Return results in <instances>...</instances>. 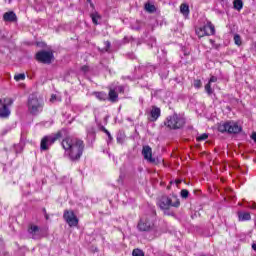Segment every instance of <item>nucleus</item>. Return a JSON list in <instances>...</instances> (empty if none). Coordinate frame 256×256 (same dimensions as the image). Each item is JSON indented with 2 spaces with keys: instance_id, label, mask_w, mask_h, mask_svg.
Returning a JSON list of instances; mask_svg holds the SVG:
<instances>
[{
  "instance_id": "nucleus-52",
  "label": "nucleus",
  "mask_w": 256,
  "mask_h": 256,
  "mask_svg": "<svg viewBox=\"0 0 256 256\" xmlns=\"http://www.w3.org/2000/svg\"><path fill=\"white\" fill-rule=\"evenodd\" d=\"M126 79H131V77L128 76V77H126Z\"/></svg>"
},
{
  "instance_id": "nucleus-26",
  "label": "nucleus",
  "mask_w": 256,
  "mask_h": 256,
  "mask_svg": "<svg viewBox=\"0 0 256 256\" xmlns=\"http://www.w3.org/2000/svg\"><path fill=\"white\" fill-rule=\"evenodd\" d=\"M207 139H209V134L207 133H203L200 136L196 137V141H207Z\"/></svg>"
},
{
  "instance_id": "nucleus-27",
  "label": "nucleus",
  "mask_w": 256,
  "mask_h": 256,
  "mask_svg": "<svg viewBox=\"0 0 256 256\" xmlns=\"http://www.w3.org/2000/svg\"><path fill=\"white\" fill-rule=\"evenodd\" d=\"M132 255L133 256H145V253L143 252V250L136 248L133 250Z\"/></svg>"
},
{
  "instance_id": "nucleus-28",
  "label": "nucleus",
  "mask_w": 256,
  "mask_h": 256,
  "mask_svg": "<svg viewBox=\"0 0 256 256\" xmlns=\"http://www.w3.org/2000/svg\"><path fill=\"white\" fill-rule=\"evenodd\" d=\"M234 42H235V45H238V47L241 46L242 41H241V36L239 34L234 35Z\"/></svg>"
},
{
  "instance_id": "nucleus-32",
  "label": "nucleus",
  "mask_w": 256,
  "mask_h": 256,
  "mask_svg": "<svg viewBox=\"0 0 256 256\" xmlns=\"http://www.w3.org/2000/svg\"><path fill=\"white\" fill-rule=\"evenodd\" d=\"M150 47H157V39H155L154 37L150 38V43H149Z\"/></svg>"
},
{
  "instance_id": "nucleus-1",
  "label": "nucleus",
  "mask_w": 256,
  "mask_h": 256,
  "mask_svg": "<svg viewBox=\"0 0 256 256\" xmlns=\"http://www.w3.org/2000/svg\"><path fill=\"white\" fill-rule=\"evenodd\" d=\"M64 149V157H68L70 161H79L85 150V143L79 138L66 137L61 143Z\"/></svg>"
},
{
  "instance_id": "nucleus-24",
  "label": "nucleus",
  "mask_w": 256,
  "mask_h": 256,
  "mask_svg": "<svg viewBox=\"0 0 256 256\" xmlns=\"http://www.w3.org/2000/svg\"><path fill=\"white\" fill-rule=\"evenodd\" d=\"M94 95L96 99H99L100 101H105V99H107V94L104 92H95Z\"/></svg>"
},
{
  "instance_id": "nucleus-19",
  "label": "nucleus",
  "mask_w": 256,
  "mask_h": 256,
  "mask_svg": "<svg viewBox=\"0 0 256 256\" xmlns=\"http://www.w3.org/2000/svg\"><path fill=\"white\" fill-rule=\"evenodd\" d=\"M143 27H145V23L137 20L135 23L131 24V29H133V31H141V29H143Z\"/></svg>"
},
{
  "instance_id": "nucleus-18",
  "label": "nucleus",
  "mask_w": 256,
  "mask_h": 256,
  "mask_svg": "<svg viewBox=\"0 0 256 256\" xmlns=\"http://www.w3.org/2000/svg\"><path fill=\"white\" fill-rule=\"evenodd\" d=\"M126 135L125 132L123 130H120L117 135H116V140L117 143H119L120 145H123V143H125V139H126Z\"/></svg>"
},
{
  "instance_id": "nucleus-11",
  "label": "nucleus",
  "mask_w": 256,
  "mask_h": 256,
  "mask_svg": "<svg viewBox=\"0 0 256 256\" xmlns=\"http://www.w3.org/2000/svg\"><path fill=\"white\" fill-rule=\"evenodd\" d=\"M37 61H40V63H51L53 60V52L42 50L36 54Z\"/></svg>"
},
{
  "instance_id": "nucleus-3",
  "label": "nucleus",
  "mask_w": 256,
  "mask_h": 256,
  "mask_svg": "<svg viewBox=\"0 0 256 256\" xmlns=\"http://www.w3.org/2000/svg\"><path fill=\"white\" fill-rule=\"evenodd\" d=\"M43 100L37 97V94H30L28 97V111L31 115H39V113H43L44 107Z\"/></svg>"
},
{
  "instance_id": "nucleus-45",
  "label": "nucleus",
  "mask_w": 256,
  "mask_h": 256,
  "mask_svg": "<svg viewBox=\"0 0 256 256\" xmlns=\"http://www.w3.org/2000/svg\"><path fill=\"white\" fill-rule=\"evenodd\" d=\"M57 99V96L55 94L51 95L50 101H55Z\"/></svg>"
},
{
  "instance_id": "nucleus-46",
  "label": "nucleus",
  "mask_w": 256,
  "mask_h": 256,
  "mask_svg": "<svg viewBox=\"0 0 256 256\" xmlns=\"http://www.w3.org/2000/svg\"><path fill=\"white\" fill-rule=\"evenodd\" d=\"M128 57H129V59H135V54L130 53V54H128Z\"/></svg>"
},
{
  "instance_id": "nucleus-25",
  "label": "nucleus",
  "mask_w": 256,
  "mask_h": 256,
  "mask_svg": "<svg viewBox=\"0 0 256 256\" xmlns=\"http://www.w3.org/2000/svg\"><path fill=\"white\" fill-rule=\"evenodd\" d=\"M145 9L148 13H155L156 11L155 5L149 3L145 5Z\"/></svg>"
},
{
  "instance_id": "nucleus-9",
  "label": "nucleus",
  "mask_w": 256,
  "mask_h": 256,
  "mask_svg": "<svg viewBox=\"0 0 256 256\" xmlns=\"http://www.w3.org/2000/svg\"><path fill=\"white\" fill-rule=\"evenodd\" d=\"M9 105H13V100L11 99H0V118L7 119L11 115V110Z\"/></svg>"
},
{
  "instance_id": "nucleus-8",
  "label": "nucleus",
  "mask_w": 256,
  "mask_h": 256,
  "mask_svg": "<svg viewBox=\"0 0 256 256\" xmlns=\"http://www.w3.org/2000/svg\"><path fill=\"white\" fill-rule=\"evenodd\" d=\"M196 35L199 38L215 35V25L211 22H207L206 25L196 28Z\"/></svg>"
},
{
  "instance_id": "nucleus-13",
  "label": "nucleus",
  "mask_w": 256,
  "mask_h": 256,
  "mask_svg": "<svg viewBox=\"0 0 256 256\" xmlns=\"http://www.w3.org/2000/svg\"><path fill=\"white\" fill-rule=\"evenodd\" d=\"M142 155L148 163H155V158H153V149H151V146H143Z\"/></svg>"
},
{
  "instance_id": "nucleus-7",
  "label": "nucleus",
  "mask_w": 256,
  "mask_h": 256,
  "mask_svg": "<svg viewBox=\"0 0 256 256\" xmlns=\"http://www.w3.org/2000/svg\"><path fill=\"white\" fill-rule=\"evenodd\" d=\"M155 227V218L153 216H146L140 219L137 228L142 232L153 231Z\"/></svg>"
},
{
  "instance_id": "nucleus-10",
  "label": "nucleus",
  "mask_w": 256,
  "mask_h": 256,
  "mask_svg": "<svg viewBox=\"0 0 256 256\" xmlns=\"http://www.w3.org/2000/svg\"><path fill=\"white\" fill-rule=\"evenodd\" d=\"M63 217L66 223H68L69 227H77V225H79V218H77L75 212L65 210Z\"/></svg>"
},
{
  "instance_id": "nucleus-34",
  "label": "nucleus",
  "mask_w": 256,
  "mask_h": 256,
  "mask_svg": "<svg viewBox=\"0 0 256 256\" xmlns=\"http://www.w3.org/2000/svg\"><path fill=\"white\" fill-rule=\"evenodd\" d=\"M105 134L108 137L107 143L109 145V143H111V141H113V136H111V132H109V130H105Z\"/></svg>"
},
{
  "instance_id": "nucleus-48",
  "label": "nucleus",
  "mask_w": 256,
  "mask_h": 256,
  "mask_svg": "<svg viewBox=\"0 0 256 256\" xmlns=\"http://www.w3.org/2000/svg\"><path fill=\"white\" fill-rule=\"evenodd\" d=\"M124 43H129V38L125 37L124 38Z\"/></svg>"
},
{
  "instance_id": "nucleus-21",
  "label": "nucleus",
  "mask_w": 256,
  "mask_h": 256,
  "mask_svg": "<svg viewBox=\"0 0 256 256\" xmlns=\"http://www.w3.org/2000/svg\"><path fill=\"white\" fill-rule=\"evenodd\" d=\"M180 13H182V15L184 16V17H189V13H190V11H189V5L188 4H181L180 5Z\"/></svg>"
},
{
  "instance_id": "nucleus-36",
  "label": "nucleus",
  "mask_w": 256,
  "mask_h": 256,
  "mask_svg": "<svg viewBox=\"0 0 256 256\" xmlns=\"http://www.w3.org/2000/svg\"><path fill=\"white\" fill-rule=\"evenodd\" d=\"M109 49H111V42L106 41V42H105V51H106V52H109Z\"/></svg>"
},
{
  "instance_id": "nucleus-30",
  "label": "nucleus",
  "mask_w": 256,
  "mask_h": 256,
  "mask_svg": "<svg viewBox=\"0 0 256 256\" xmlns=\"http://www.w3.org/2000/svg\"><path fill=\"white\" fill-rule=\"evenodd\" d=\"M14 79H15L16 81H25V74H24V73L16 74V75L14 76Z\"/></svg>"
},
{
  "instance_id": "nucleus-17",
  "label": "nucleus",
  "mask_w": 256,
  "mask_h": 256,
  "mask_svg": "<svg viewBox=\"0 0 256 256\" xmlns=\"http://www.w3.org/2000/svg\"><path fill=\"white\" fill-rule=\"evenodd\" d=\"M237 215H238V221L240 222L251 221V213L249 212L239 211Z\"/></svg>"
},
{
  "instance_id": "nucleus-23",
  "label": "nucleus",
  "mask_w": 256,
  "mask_h": 256,
  "mask_svg": "<svg viewBox=\"0 0 256 256\" xmlns=\"http://www.w3.org/2000/svg\"><path fill=\"white\" fill-rule=\"evenodd\" d=\"M233 5L236 11H241L243 9V0H234Z\"/></svg>"
},
{
  "instance_id": "nucleus-29",
  "label": "nucleus",
  "mask_w": 256,
  "mask_h": 256,
  "mask_svg": "<svg viewBox=\"0 0 256 256\" xmlns=\"http://www.w3.org/2000/svg\"><path fill=\"white\" fill-rule=\"evenodd\" d=\"M205 91L208 95H213V88L209 82L205 85Z\"/></svg>"
},
{
  "instance_id": "nucleus-51",
  "label": "nucleus",
  "mask_w": 256,
  "mask_h": 256,
  "mask_svg": "<svg viewBox=\"0 0 256 256\" xmlns=\"http://www.w3.org/2000/svg\"><path fill=\"white\" fill-rule=\"evenodd\" d=\"M4 1H8V3H11V0H4Z\"/></svg>"
},
{
  "instance_id": "nucleus-20",
  "label": "nucleus",
  "mask_w": 256,
  "mask_h": 256,
  "mask_svg": "<svg viewBox=\"0 0 256 256\" xmlns=\"http://www.w3.org/2000/svg\"><path fill=\"white\" fill-rule=\"evenodd\" d=\"M109 101L112 103H117V99H119V94L116 93L115 90L111 89L108 94Z\"/></svg>"
},
{
  "instance_id": "nucleus-42",
  "label": "nucleus",
  "mask_w": 256,
  "mask_h": 256,
  "mask_svg": "<svg viewBox=\"0 0 256 256\" xmlns=\"http://www.w3.org/2000/svg\"><path fill=\"white\" fill-rule=\"evenodd\" d=\"M36 11H43V9H45V7H43V5L41 6H35Z\"/></svg>"
},
{
  "instance_id": "nucleus-40",
  "label": "nucleus",
  "mask_w": 256,
  "mask_h": 256,
  "mask_svg": "<svg viewBox=\"0 0 256 256\" xmlns=\"http://www.w3.org/2000/svg\"><path fill=\"white\" fill-rule=\"evenodd\" d=\"M81 71H83V73H87V71H89V66H82Z\"/></svg>"
},
{
  "instance_id": "nucleus-44",
  "label": "nucleus",
  "mask_w": 256,
  "mask_h": 256,
  "mask_svg": "<svg viewBox=\"0 0 256 256\" xmlns=\"http://www.w3.org/2000/svg\"><path fill=\"white\" fill-rule=\"evenodd\" d=\"M43 213L45 215V219H49V214H47V210L43 208Z\"/></svg>"
},
{
  "instance_id": "nucleus-16",
  "label": "nucleus",
  "mask_w": 256,
  "mask_h": 256,
  "mask_svg": "<svg viewBox=\"0 0 256 256\" xmlns=\"http://www.w3.org/2000/svg\"><path fill=\"white\" fill-rule=\"evenodd\" d=\"M159 117H161V108L152 106L150 111V121L155 122L157 119H159Z\"/></svg>"
},
{
  "instance_id": "nucleus-43",
  "label": "nucleus",
  "mask_w": 256,
  "mask_h": 256,
  "mask_svg": "<svg viewBox=\"0 0 256 256\" xmlns=\"http://www.w3.org/2000/svg\"><path fill=\"white\" fill-rule=\"evenodd\" d=\"M249 209H256V203L253 202L252 204L248 205Z\"/></svg>"
},
{
  "instance_id": "nucleus-39",
  "label": "nucleus",
  "mask_w": 256,
  "mask_h": 256,
  "mask_svg": "<svg viewBox=\"0 0 256 256\" xmlns=\"http://www.w3.org/2000/svg\"><path fill=\"white\" fill-rule=\"evenodd\" d=\"M138 85H139L140 87H148L147 82L143 83V80L138 81Z\"/></svg>"
},
{
  "instance_id": "nucleus-33",
  "label": "nucleus",
  "mask_w": 256,
  "mask_h": 256,
  "mask_svg": "<svg viewBox=\"0 0 256 256\" xmlns=\"http://www.w3.org/2000/svg\"><path fill=\"white\" fill-rule=\"evenodd\" d=\"M125 85H120V86H117L115 89L118 93H125Z\"/></svg>"
},
{
  "instance_id": "nucleus-38",
  "label": "nucleus",
  "mask_w": 256,
  "mask_h": 256,
  "mask_svg": "<svg viewBox=\"0 0 256 256\" xmlns=\"http://www.w3.org/2000/svg\"><path fill=\"white\" fill-rule=\"evenodd\" d=\"M208 83H217V77L216 76H211V78L209 79Z\"/></svg>"
},
{
  "instance_id": "nucleus-22",
  "label": "nucleus",
  "mask_w": 256,
  "mask_h": 256,
  "mask_svg": "<svg viewBox=\"0 0 256 256\" xmlns=\"http://www.w3.org/2000/svg\"><path fill=\"white\" fill-rule=\"evenodd\" d=\"M90 17L94 25H99V21H101V15H99V12L91 13Z\"/></svg>"
},
{
  "instance_id": "nucleus-49",
  "label": "nucleus",
  "mask_w": 256,
  "mask_h": 256,
  "mask_svg": "<svg viewBox=\"0 0 256 256\" xmlns=\"http://www.w3.org/2000/svg\"><path fill=\"white\" fill-rule=\"evenodd\" d=\"M252 249L256 251V244H252Z\"/></svg>"
},
{
  "instance_id": "nucleus-4",
  "label": "nucleus",
  "mask_w": 256,
  "mask_h": 256,
  "mask_svg": "<svg viewBox=\"0 0 256 256\" xmlns=\"http://www.w3.org/2000/svg\"><path fill=\"white\" fill-rule=\"evenodd\" d=\"M218 131L220 133H228V135H237L243 131V127L235 121H226L219 124Z\"/></svg>"
},
{
  "instance_id": "nucleus-31",
  "label": "nucleus",
  "mask_w": 256,
  "mask_h": 256,
  "mask_svg": "<svg viewBox=\"0 0 256 256\" xmlns=\"http://www.w3.org/2000/svg\"><path fill=\"white\" fill-rule=\"evenodd\" d=\"M181 197H183V199H187V197H189V190L187 189L181 190Z\"/></svg>"
},
{
  "instance_id": "nucleus-41",
  "label": "nucleus",
  "mask_w": 256,
  "mask_h": 256,
  "mask_svg": "<svg viewBox=\"0 0 256 256\" xmlns=\"http://www.w3.org/2000/svg\"><path fill=\"white\" fill-rule=\"evenodd\" d=\"M87 1V3H89V5H90V7L92 8V9H95V4H93V1L92 0H86Z\"/></svg>"
},
{
  "instance_id": "nucleus-15",
  "label": "nucleus",
  "mask_w": 256,
  "mask_h": 256,
  "mask_svg": "<svg viewBox=\"0 0 256 256\" xmlns=\"http://www.w3.org/2000/svg\"><path fill=\"white\" fill-rule=\"evenodd\" d=\"M3 21L6 23H17V14L13 11L5 12L3 15Z\"/></svg>"
},
{
  "instance_id": "nucleus-47",
  "label": "nucleus",
  "mask_w": 256,
  "mask_h": 256,
  "mask_svg": "<svg viewBox=\"0 0 256 256\" xmlns=\"http://www.w3.org/2000/svg\"><path fill=\"white\" fill-rule=\"evenodd\" d=\"M101 131H103V133H105V131H108L104 126H101Z\"/></svg>"
},
{
  "instance_id": "nucleus-6",
  "label": "nucleus",
  "mask_w": 256,
  "mask_h": 256,
  "mask_svg": "<svg viewBox=\"0 0 256 256\" xmlns=\"http://www.w3.org/2000/svg\"><path fill=\"white\" fill-rule=\"evenodd\" d=\"M60 137L61 132H57L54 135L44 136L40 142V151H49V149H51V147L55 144V141L60 139Z\"/></svg>"
},
{
  "instance_id": "nucleus-37",
  "label": "nucleus",
  "mask_w": 256,
  "mask_h": 256,
  "mask_svg": "<svg viewBox=\"0 0 256 256\" xmlns=\"http://www.w3.org/2000/svg\"><path fill=\"white\" fill-rule=\"evenodd\" d=\"M15 149H16V153H21V151H23V147H21V144L16 145Z\"/></svg>"
},
{
  "instance_id": "nucleus-12",
  "label": "nucleus",
  "mask_w": 256,
  "mask_h": 256,
  "mask_svg": "<svg viewBox=\"0 0 256 256\" xmlns=\"http://www.w3.org/2000/svg\"><path fill=\"white\" fill-rule=\"evenodd\" d=\"M29 235H31L32 239H41L43 238V229L39 228L37 225H31L28 229Z\"/></svg>"
},
{
  "instance_id": "nucleus-5",
  "label": "nucleus",
  "mask_w": 256,
  "mask_h": 256,
  "mask_svg": "<svg viewBox=\"0 0 256 256\" xmlns=\"http://www.w3.org/2000/svg\"><path fill=\"white\" fill-rule=\"evenodd\" d=\"M185 117L181 114L174 113L172 116H168L165 122L166 127L169 129H183L185 127Z\"/></svg>"
},
{
  "instance_id": "nucleus-14",
  "label": "nucleus",
  "mask_w": 256,
  "mask_h": 256,
  "mask_svg": "<svg viewBox=\"0 0 256 256\" xmlns=\"http://www.w3.org/2000/svg\"><path fill=\"white\" fill-rule=\"evenodd\" d=\"M153 71H155V66L151 65V64H145V65H141L136 69L137 73H142L143 75H149V73H153Z\"/></svg>"
},
{
  "instance_id": "nucleus-35",
  "label": "nucleus",
  "mask_w": 256,
  "mask_h": 256,
  "mask_svg": "<svg viewBox=\"0 0 256 256\" xmlns=\"http://www.w3.org/2000/svg\"><path fill=\"white\" fill-rule=\"evenodd\" d=\"M201 80H194V87L195 89H201Z\"/></svg>"
},
{
  "instance_id": "nucleus-50",
  "label": "nucleus",
  "mask_w": 256,
  "mask_h": 256,
  "mask_svg": "<svg viewBox=\"0 0 256 256\" xmlns=\"http://www.w3.org/2000/svg\"><path fill=\"white\" fill-rule=\"evenodd\" d=\"M176 183H177V185H179V183H181V180L176 181Z\"/></svg>"
},
{
  "instance_id": "nucleus-2",
  "label": "nucleus",
  "mask_w": 256,
  "mask_h": 256,
  "mask_svg": "<svg viewBox=\"0 0 256 256\" xmlns=\"http://www.w3.org/2000/svg\"><path fill=\"white\" fill-rule=\"evenodd\" d=\"M158 207L164 211L165 215H171L168 211L170 207H179L181 205V202L179 201V198L175 195L173 196H161L160 199L157 202Z\"/></svg>"
}]
</instances>
